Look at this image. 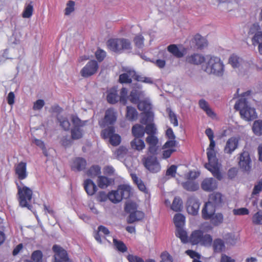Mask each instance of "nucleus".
Masks as SVG:
<instances>
[{"label":"nucleus","instance_id":"1","mask_svg":"<svg viewBox=\"0 0 262 262\" xmlns=\"http://www.w3.org/2000/svg\"><path fill=\"white\" fill-rule=\"evenodd\" d=\"M250 94V91L243 93L241 98L234 105V108L239 111L241 118L247 121L253 120L257 117L255 109L248 105L246 97L249 96Z\"/></svg>","mask_w":262,"mask_h":262},{"label":"nucleus","instance_id":"2","mask_svg":"<svg viewBox=\"0 0 262 262\" xmlns=\"http://www.w3.org/2000/svg\"><path fill=\"white\" fill-rule=\"evenodd\" d=\"M209 147L207 148V156L208 163L206 164V168L210 171L212 175L217 180H222L223 177L220 170L218 159L216 158V151L214 150L215 142L214 139L210 140Z\"/></svg>","mask_w":262,"mask_h":262},{"label":"nucleus","instance_id":"3","mask_svg":"<svg viewBox=\"0 0 262 262\" xmlns=\"http://www.w3.org/2000/svg\"><path fill=\"white\" fill-rule=\"evenodd\" d=\"M157 128L154 123L147 124L145 128V133L148 136L146 138L145 141L148 144V154L157 155L159 150V139L156 136Z\"/></svg>","mask_w":262,"mask_h":262},{"label":"nucleus","instance_id":"4","mask_svg":"<svg viewBox=\"0 0 262 262\" xmlns=\"http://www.w3.org/2000/svg\"><path fill=\"white\" fill-rule=\"evenodd\" d=\"M15 183L18 191V200L20 206L29 209L31 207L29 203L31 201L33 195L32 190L26 186H21L17 181H15Z\"/></svg>","mask_w":262,"mask_h":262},{"label":"nucleus","instance_id":"5","mask_svg":"<svg viewBox=\"0 0 262 262\" xmlns=\"http://www.w3.org/2000/svg\"><path fill=\"white\" fill-rule=\"evenodd\" d=\"M204 71L209 74L222 76L224 72V64L219 57L211 56L207 61Z\"/></svg>","mask_w":262,"mask_h":262},{"label":"nucleus","instance_id":"6","mask_svg":"<svg viewBox=\"0 0 262 262\" xmlns=\"http://www.w3.org/2000/svg\"><path fill=\"white\" fill-rule=\"evenodd\" d=\"M189 241L193 245L200 244L205 246H210L212 244V238L210 234L204 235L202 231L196 230L192 232Z\"/></svg>","mask_w":262,"mask_h":262},{"label":"nucleus","instance_id":"7","mask_svg":"<svg viewBox=\"0 0 262 262\" xmlns=\"http://www.w3.org/2000/svg\"><path fill=\"white\" fill-rule=\"evenodd\" d=\"M130 187L126 185H120L116 190L109 192V200L114 203L122 201L123 199H127L130 194Z\"/></svg>","mask_w":262,"mask_h":262},{"label":"nucleus","instance_id":"8","mask_svg":"<svg viewBox=\"0 0 262 262\" xmlns=\"http://www.w3.org/2000/svg\"><path fill=\"white\" fill-rule=\"evenodd\" d=\"M107 46L109 49L115 52L132 49L130 42L124 38L110 39L107 42Z\"/></svg>","mask_w":262,"mask_h":262},{"label":"nucleus","instance_id":"9","mask_svg":"<svg viewBox=\"0 0 262 262\" xmlns=\"http://www.w3.org/2000/svg\"><path fill=\"white\" fill-rule=\"evenodd\" d=\"M148 155L142 159L144 167L150 172L157 173L161 170V165L156 156L157 155Z\"/></svg>","mask_w":262,"mask_h":262},{"label":"nucleus","instance_id":"10","mask_svg":"<svg viewBox=\"0 0 262 262\" xmlns=\"http://www.w3.org/2000/svg\"><path fill=\"white\" fill-rule=\"evenodd\" d=\"M115 132L114 127L110 126L103 129L101 131V136L104 139L109 138V142L111 145L117 146L121 142V137L118 134H115Z\"/></svg>","mask_w":262,"mask_h":262},{"label":"nucleus","instance_id":"11","mask_svg":"<svg viewBox=\"0 0 262 262\" xmlns=\"http://www.w3.org/2000/svg\"><path fill=\"white\" fill-rule=\"evenodd\" d=\"M99 64L95 60H90L80 71L81 76L88 78L95 75L98 71Z\"/></svg>","mask_w":262,"mask_h":262},{"label":"nucleus","instance_id":"12","mask_svg":"<svg viewBox=\"0 0 262 262\" xmlns=\"http://www.w3.org/2000/svg\"><path fill=\"white\" fill-rule=\"evenodd\" d=\"M52 249L55 253L53 262H73L69 258L67 251L60 246L55 245Z\"/></svg>","mask_w":262,"mask_h":262},{"label":"nucleus","instance_id":"13","mask_svg":"<svg viewBox=\"0 0 262 262\" xmlns=\"http://www.w3.org/2000/svg\"><path fill=\"white\" fill-rule=\"evenodd\" d=\"M187 211L189 214L195 215L198 213L200 203L194 196H189L187 201Z\"/></svg>","mask_w":262,"mask_h":262},{"label":"nucleus","instance_id":"14","mask_svg":"<svg viewBox=\"0 0 262 262\" xmlns=\"http://www.w3.org/2000/svg\"><path fill=\"white\" fill-rule=\"evenodd\" d=\"M251 159L250 154L247 151H243L239 156L238 164L240 167L245 171H249L251 168Z\"/></svg>","mask_w":262,"mask_h":262},{"label":"nucleus","instance_id":"15","mask_svg":"<svg viewBox=\"0 0 262 262\" xmlns=\"http://www.w3.org/2000/svg\"><path fill=\"white\" fill-rule=\"evenodd\" d=\"M14 171L18 180L21 181L28 177L27 171V163L24 162H20L14 166Z\"/></svg>","mask_w":262,"mask_h":262},{"label":"nucleus","instance_id":"16","mask_svg":"<svg viewBox=\"0 0 262 262\" xmlns=\"http://www.w3.org/2000/svg\"><path fill=\"white\" fill-rule=\"evenodd\" d=\"M239 138L232 137L228 139L224 147V151L225 154L231 155L238 147Z\"/></svg>","mask_w":262,"mask_h":262},{"label":"nucleus","instance_id":"17","mask_svg":"<svg viewBox=\"0 0 262 262\" xmlns=\"http://www.w3.org/2000/svg\"><path fill=\"white\" fill-rule=\"evenodd\" d=\"M87 165L86 161L81 157L74 158L71 164V168L74 171H81L85 169Z\"/></svg>","mask_w":262,"mask_h":262},{"label":"nucleus","instance_id":"18","mask_svg":"<svg viewBox=\"0 0 262 262\" xmlns=\"http://www.w3.org/2000/svg\"><path fill=\"white\" fill-rule=\"evenodd\" d=\"M202 189L207 192H211L217 188L216 181L213 178H206L201 183Z\"/></svg>","mask_w":262,"mask_h":262},{"label":"nucleus","instance_id":"19","mask_svg":"<svg viewBox=\"0 0 262 262\" xmlns=\"http://www.w3.org/2000/svg\"><path fill=\"white\" fill-rule=\"evenodd\" d=\"M117 120V113L113 108H110L105 111L103 122L105 125H113Z\"/></svg>","mask_w":262,"mask_h":262},{"label":"nucleus","instance_id":"20","mask_svg":"<svg viewBox=\"0 0 262 262\" xmlns=\"http://www.w3.org/2000/svg\"><path fill=\"white\" fill-rule=\"evenodd\" d=\"M222 202L223 199L222 194L220 192H214L209 195L207 206L211 205L215 207L217 206L220 205Z\"/></svg>","mask_w":262,"mask_h":262},{"label":"nucleus","instance_id":"21","mask_svg":"<svg viewBox=\"0 0 262 262\" xmlns=\"http://www.w3.org/2000/svg\"><path fill=\"white\" fill-rule=\"evenodd\" d=\"M205 61V57L203 55L198 53H194L188 55L186 58V61L189 63L199 65Z\"/></svg>","mask_w":262,"mask_h":262},{"label":"nucleus","instance_id":"22","mask_svg":"<svg viewBox=\"0 0 262 262\" xmlns=\"http://www.w3.org/2000/svg\"><path fill=\"white\" fill-rule=\"evenodd\" d=\"M215 208L213 205H208L207 206V203H206L202 210V217L206 220H210L214 215Z\"/></svg>","mask_w":262,"mask_h":262},{"label":"nucleus","instance_id":"23","mask_svg":"<svg viewBox=\"0 0 262 262\" xmlns=\"http://www.w3.org/2000/svg\"><path fill=\"white\" fill-rule=\"evenodd\" d=\"M106 99L111 104H115L119 101V95L116 88H112L107 91Z\"/></svg>","mask_w":262,"mask_h":262},{"label":"nucleus","instance_id":"24","mask_svg":"<svg viewBox=\"0 0 262 262\" xmlns=\"http://www.w3.org/2000/svg\"><path fill=\"white\" fill-rule=\"evenodd\" d=\"M167 51L177 58H181L184 56L185 50H180L175 44H171L167 47Z\"/></svg>","mask_w":262,"mask_h":262},{"label":"nucleus","instance_id":"25","mask_svg":"<svg viewBox=\"0 0 262 262\" xmlns=\"http://www.w3.org/2000/svg\"><path fill=\"white\" fill-rule=\"evenodd\" d=\"M84 188L87 194L90 195H93L97 190L96 184L90 179H86L84 181Z\"/></svg>","mask_w":262,"mask_h":262},{"label":"nucleus","instance_id":"26","mask_svg":"<svg viewBox=\"0 0 262 262\" xmlns=\"http://www.w3.org/2000/svg\"><path fill=\"white\" fill-rule=\"evenodd\" d=\"M132 133L135 138L141 139L144 136L145 128L141 124H136L132 127Z\"/></svg>","mask_w":262,"mask_h":262},{"label":"nucleus","instance_id":"27","mask_svg":"<svg viewBox=\"0 0 262 262\" xmlns=\"http://www.w3.org/2000/svg\"><path fill=\"white\" fill-rule=\"evenodd\" d=\"M144 216L143 212L136 210L130 213L127 219V223L132 224L136 221H141L144 217Z\"/></svg>","mask_w":262,"mask_h":262},{"label":"nucleus","instance_id":"28","mask_svg":"<svg viewBox=\"0 0 262 262\" xmlns=\"http://www.w3.org/2000/svg\"><path fill=\"white\" fill-rule=\"evenodd\" d=\"M130 146L133 149L140 151L145 148V144L142 139L135 138L130 142Z\"/></svg>","mask_w":262,"mask_h":262},{"label":"nucleus","instance_id":"29","mask_svg":"<svg viewBox=\"0 0 262 262\" xmlns=\"http://www.w3.org/2000/svg\"><path fill=\"white\" fill-rule=\"evenodd\" d=\"M182 185L183 188L189 191H196L199 188V185L192 180H188L182 183Z\"/></svg>","mask_w":262,"mask_h":262},{"label":"nucleus","instance_id":"30","mask_svg":"<svg viewBox=\"0 0 262 262\" xmlns=\"http://www.w3.org/2000/svg\"><path fill=\"white\" fill-rule=\"evenodd\" d=\"M199 104L200 108H202L209 117L211 118L215 117V114L209 107L208 102L204 99H201L199 102Z\"/></svg>","mask_w":262,"mask_h":262},{"label":"nucleus","instance_id":"31","mask_svg":"<svg viewBox=\"0 0 262 262\" xmlns=\"http://www.w3.org/2000/svg\"><path fill=\"white\" fill-rule=\"evenodd\" d=\"M212 243L213 251L215 253H220L225 248V243L221 238L215 239Z\"/></svg>","mask_w":262,"mask_h":262},{"label":"nucleus","instance_id":"32","mask_svg":"<svg viewBox=\"0 0 262 262\" xmlns=\"http://www.w3.org/2000/svg\"><path fill=\"white\" fill-rule=\"evenodd\" d=\"M134 72L129 71L127 73L120 75L119 81L121 83H131L132 82V76Z\"/></svg>","mask_w":262,"mask_h":262},{"label":"nucleus","instance_id":"33","mask_svg":"<svg viewBox=\"0 0 262 262\" xmlns=\"http://www.w3.org/2000/svg\"><path fill=\"white\" fill-rule=\"evenodd\" d=\"M131 176L134 183L137 185L139 189L144 193H147V190L143 182L136 174H132Z\"/></svg>","mask_w":262,"mask_h":262},{"label":"nucleus","instance_id":"34","mask_svg":"<svg viewBox=\"0 0 262 262\" xmlns=\"http://www.w3.org/2000/svg\"><path fill=\"white\" fill-rule=\"evenodd\" d=\"M138 113L136 108L132 106L126 107V118L129 121H133L137 119Z\"/></svg>","mask_w":262,"mask_h":262},{"label":"nucleus","instance_id":"35","mask_svg":"<svg viewBox=\"0 0 262 262\" xmlns=\"http://www.w3.org/2000/svg\"><path fill=\"white\" fill-rule=\"evenodd\" d=\"M100 173L101 168L98 165H93L86 171V175L92 178L97 177Z\"/></svg>","mask_w":262,"mask_h":262},{"label":"nucleus","instance_id":"36","mask_svg":"<svg viewBox=\"0 0 262 262\" xmlns=\"http://www.w3.org/2000/svg\"><path fill=\"white\" fill-rule=\"evenodd\" d=\"M253 133L258 136L262 135V120H257L254 122L252 126Z\"/></svg>","mask_w":262,"mask_h":262},{"label":"nucleus","instance_id":"37","mask_svg":"<svg viewBox=\"0 0 262 262\" xmlns=\"http://www.w3.org/2000/svg\"><path fill=\"white\" fill-rule=\"evenodd\" d=\"M185 216L180 213L176 214L173 218V222L176 228L183 227L185 223Z\"/></svg>","mask_w":262,"mask_h":262},{"label":"nucleus","instance_id":"38","mask_svg":"<svg viewBox=\"0 0 262 262\" xmlns=\"http://www.w3.org/2000/svg\"><path fill=\"white\" fill-rule=\"evenodd\" d=\"M111 183V182L108 178L102 176H98L97 184L100 188L104 189L106 188L110 185Z\"/></svg>","mask_w":262,"mask_h":262},{"label":"nucleus","instance_id":"39","mask_svg":"<svg viewBox=\"0 0 262 262\" xmlns=\"http://www.w3.org/2000/svg\"><path fill=\"white\" fill-rule=\"evenodd\" d=\"M175 234L177 237L180 238L182 242L184 243L187 242V233L186 231L183 229V227L177 228Z\"/></svg>","mask_w":262,"mask_h":262},{"label":"nucleus","instance_id":"40","mask_svg":"<svg viewBox=\"0 0 262 262\" xmlns=\"http://www.w3.org/2000/svg\"><path fill=\"white\" fill-rule=\"evenodd\" d=\"M71 138L73 140H77L81 138L83 136L82 130L79 126H74L71 131Z\"/></svg>","mask_w":262,"mask_h":262},{"label":"nucleus","instance_id":"41","mask_svg":"<svg viewBox=\"0 0 262 262\" xmlns=\"http://www.w3.org/2000/svg\"><path fill=\"white\" fill-rule=\"evenodd\" d=\"M182 201L179 197H175L171 205V209L176 211L179 212L182 209Z\"/></svg>","mask_w":262,"mask_h":262},{"label":"nucleus","instance_id":"42","mask_svg":"<svg viewBox=\"0 0 262 262\" xmlns=\"http://www.w3.org/2000/svg\"><path fill=\"white\" fill-rule=\"evenodd\" d=\"M142 92L137 89H133L129 95V100L134 103H138L141 96Z\"/></svg>","mask_w":262,"mask_h":262},{"label":"nucleus","instance_id":"43","mask_svg":"<svg viewBox=\"0 0 262 262\" xmlns=\"http://www.w3.org/2000/svg\"><path fill=\"white\" fill-rule=\"evenodd\" d=\"M194 40L198 49H202L207 46L206 39L199 34H196L194 36Z\"/></svg>","mask_w":262,"mask_h":262},{"label":"nucleus","instance_id":"44","mask_svg":"<svg viewBox=\"0 0 262 262\" xmlns=\"http://www.w3.org/2000/svg\"><path fill=\"white\" fill-rule=\"evenodd\" d=\"M210 220L214 226H217L223 223L224 216L221 213H214V215Z\"/></svg>","mask_w":262,"mask_h":262},{"label":"nucleus","instance_id":"45","mask_svg":"<svg viewBox=\"0 0 262 262\" xmlns=\"http://www.w3.org/2000/svg\"><path fill=\"white\" fill-rule=\"evenodd\" d=\"M113 244L118 251L122 253L127 251V248L122 241L118 240L116 238H113Z\"/></svg>","mask_w":262,"mask_h":262},{"label":"nucleus","instance_id":"46","mask_svg":"<svg viewBox=\"0 0 262 262\" xmlns=\"http://www.w3.org/2000/svg\"><path fill=\"white\" fill-rule=\"evenodd\" d=\"M242 59L234 54L231 55L229 59V63L234 68L238 67Z\"/></svg>","mask_w":262,"mask_h":262},{"label":"nucleus","instance_id":"47","mask_svg":"<svg viewBox=\"0 0 262 262\" xmlns=\"http://www.w3.org/2000/svg\"><path fill=\"white\" fill-rule=\"evenodd\" d=\"M57 119L60 123V126L64 130H69L70 129L71 124L68 118L61 116L58 117Z\"/></svg>","mask_w":262,"mask_h":262},{"label":"nucleus","instance_id":"48","mask_svg":"<svg viewBox=\"0 0 262 262\" xmlns=\"http://www.w3.org/2000/svg\"><path fill=\"white\" fill-rule=\"evenodd\" d=\"M127 149L124 146H120L114 153V155L117 159L123 158L127 154Z\"/></svg>","mask_w":262,"mask_h":262},{"label":"nucleus","instance_id":"49","mask_svg":"<svg viewBox=\"0 0 262 262\" xmlns=\"http://www.w3.org/2000/svg\"><path fill=\"white\" fill-rule=\"evenodd\" d=\"M43 254L39 250L33 252L31 255V259L33 262H42Z\"/></svg>","mask_w":262,"mask_h":262},{"label":"nucleus","instance_id":"50","mask_svg":"<svg viewBox=\"0 0 262 262\" xmlns=\"http://www.w3.org/2000/svg\"><path fill=\"white\" fill-rule=\"evenodd\" d=\"M33 7L31 4H28L25 7L22 13V16L24 18H30L33 14Z\"/></svg>","mask_w":262,"mask_h":262},{"label":"nucleus","instance_id":"51","mask_svg":"<svg viewBox=\"0 0 262 262\" xmlns=\"http://www.w3.org/2000/svg\"><path fill=\"white\" fill-rule=\"evenodd\" d=\"M127 89L125 88H122L120 92V96H119V101L125 104L127 100Z\"/></svg>","mask_w":262,"mask_h":262},{"label":"nucleus","instance_id":"52","mask_svg":"<svg viewBox=\"0 0 262 262\" xmlns=\"http://www.w3.org/2000/svg\"><path fill=\"white\" fill-rule=\"evenodd\" d=\"M143 116L142 118L141 123L146 124L147 122L152 121L154 115L152 112L146 111L143 113Z\"/></svg>","mask_w":262,"mask_h":262},{"label":"nucleus","instance_id":"53","mask_svg":"<svg viewBox=\"0 0 262 262\" xmlns=\"http://www.w3.org/2000/svg\"><path fill=\"white\" fill-rule=\"evenodd\" d=\"M168 113V116L170 122L174 126H178V120L177 115L173 112L171 109L168 108L167 110Z\"/></svg>","mask_w":262,"mask_h":262},{"label":"nucleus","instance_id":"54","mask_svg":"<svg viewBox=\"0 0 262 262\" xmlns=\"http://www.w3.org/2000/svg\"><path fill=\"white\" fill-rule=\"evenodd\" d=\"M75 3L73 1H69L67 4L64 10V14L66 15H70L75 10Z\"/></svg>","mask_w":262,"mask_h":262},{"label":"nucleus","instance_id":"55","mask_svg":"<svg viewBox=\"0 0 262 262\" xmlns=\"http://www.w3.org/2000/svg\"><path fill=\"white\" fill-rule=\"evenodd\" d=\"M252 222L254 225L262 224V211H258L253 215Z\"/></svg>","mask_w":262,"mask_h":262},{"label":"nucleus","instance_id":"56","mask_svg":"<svg viewBox=\"0 0 262 262\" xmlns=\"http://www.w3.org/2000/svg\"><path fill=\"white\" fill-rule=\"evenodd\" d=\"M138 108L140 111L146 112L150 108V104L146 101H140L138 102Z\"/></svg>","mask_w":262,"mask_h":262},{"label":"nucleus","instance_id":"57","mask_svg":"<svg viewBox=\"0 0 262 262\" xmlns=\"http://www.w3.org/2000/svg\"><path fill=\"white\" fill-rule=\"evenodd\" d=\"M252 44L256 46L262 42V32L258 31L255 34L252 39Z\"/></svg>","mask_w":262,"mask_h":262},{"label":"nucleus","instance_id":"58","mask_svg":"<svg viewBox=\"0 0 262 262\" xmlns=\"http://www.w3.org/2000/svg\"><path fill=\"white\" fill-rule=\"evenodd\" d=\"M144 37L141 35H137L134 39L135 46L138 48H142L144 45Z\"/></svg>","mask_w":262,"mask_h":262},{"label":"nucleus","instance_id":"59","mask_svg":"<svg viewBox=\"0 0 262 262\" xmlns=\"http://www.w3.org/2000/svg\"><path fill=\"white\" fill-rule=\"evenodd\" d=\"M95 56L98 61L101 62L106 56V52L104 50L99 48L95 52Z\"/></svg>","mask_w":262,"mask_h":262},{"label":"nucleus","instance_id":"60","mask_svg":"<svg viewBox=\"0 0 262 262\" xmlns=\"http://www.w3.org/2000/svg\"><path fill=\"white\" fill-rule=\"evenodd\" d=\"M161 260L160 262H172L173 259L171 255L167 251L163 252L160 255Z\"/></svg>","mask_w":262,"mask_h":262},{"label":"nucleus","instance_id":"61","mask_svg":"<svg viewBox=\"0 0 262 262\" xmlns=\"http://www.w3.org/2000/svg\"><path fill=\"white\" fill-rule=\"evenodd\" d=\"M107 199H109V193L106 194L104 191L99 192L96 196L97 200L100 202H105Z\"/></svg>","mask_w":262,"mask_h":262},{"label":"nucleus","instance_id":"62","mask_svg":"<svg viewBox=\"0 0 262 262\" xmlns=\"http://www.w3.org/2000/svg\"><path fill=\"white\" fill-rule=\"evenodd\" d=\"M233 214L235 215H247L249 213V210L246 208L234 209L233 210Z\"/></svg>","mask_w":262,"mask_h":262},{"label":"nucleus","instance_id":"63","mask_svg":"<svg viewBox=\"0 0 262 262\" xmlns=\"http://www.w3.org/2000/svg\"><path fill=\"white\" fill-rule=\"evenodd\" d=\"M177 169V167L176 165H171L166 170V176L174 177L176 176Z\"/></svg>","mask_w":262,"mask_h":262},{"label":"nucleus","instance_id":"64","mask_svg":"<svg viewBox=\"0 0 262 262\" xmlns=\"http://www.w3.org/2000/svg\"><path fill=\"white\" fill-rule=\"evenodd\" d=\"M72 121L74 124V126H79V127L83 126L84 123L82 122L77 116H73L72 117Z\"/></svg>","mask_w":262,"mask_h":262}]
</instances>
